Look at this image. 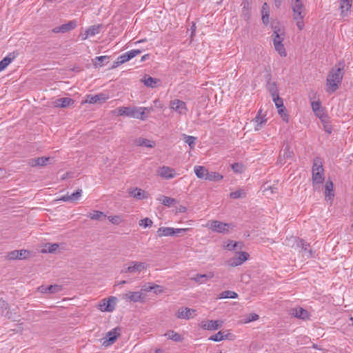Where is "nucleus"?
Here are the masks:
<instances>
[{"label":"nucleus","instance_id":"f257e3e1","mask_svg":"<svg viewBox=\"0 0 353 353\" xmlns=\"http://www.w3.org/2000/svg\"><path fill=\"white\" fill-rule=\"evenodd\" d=\"M291 8L293 12V19L296 21L299 30L304 28L303 19L306 14L303 0H291Z\"/></svg>","mask_w":353,"mask_h":353},{"label":"nucleus","instance_id":"f03ea898","mask_svg":"<svg viewBox=\"0 0 353 353\" xmlns=\"http://www.w3.org/2000/svg\"><path fill=\"white\" fill-rule=\"evenodd\" d=\"M343 77V68H333L327 77V91L333 92L336 90L341 84Z\"/></svg>","mask_w":353,"mask_h":353},{"label":"nucleus","instance_id":"7ed1b4c3","mask_svg":"<svg viewBox=\"0 0 353 353\" xmlns=\"http://www.w3.org/2000/svg\"><path fill=\"white\" fill-rule=\"evenodd\" d=\"M324 181V169L321 159L318 157L314 159L312 166V184L314 188Z\"/></svg>","mask_w":353,"mask_h":353},{"label":"nucleus","instance_id":"20e7f679","mask_svg":"<svg viewBox=\"0 0 353 353\" xmlns=\"http://www.w3.org/2000/svg\"><path fill=\"white\" fill-rule=\"evenodd\" d=\"M212 232L225 234L229 232L230 229L232 228V225L230 223H223L219 221L210 220L205 225Z\"/></svg>","mask_w":353,"mask_h":353},{"label":"nucleus","instance_id":"39448f33","mask_svg":"<svg viewBox=\"0 0 353 353\" xmlns=\"http://www.w3.org/2000/svg\"><path fill=\"white\" fill-rule=\"evenodd\" d=\"M273 37V43L275 50L279 52L281 57L286 56V52L283 45L284 39V33L280 30H274L272 36Z\"/></svg>","mask_w":353,"mask_h":353},{"label":"nucleus","instance_id":"423d86ee","mask_svg":"<svg viewBox=\"0 0 353 353\" xmlns=\"http://www.w3.org/2000/svg\"><path fill=\"white\" fill-rule=\"evenodd\" d=\"M117 299L115 296H110L108 299H103L99 305V308L101 312H111L114 310Z\"/></svg>","mask_w":353,"mask_h":353},{"label":"nucleus","instance_id":"0eeeda50","mask_svg":"<svg viewBox=\"0 0 353 353\" xmlns=\"http://www.w3.org/2000/svg\"><path fill=\"white\" fill-rule=\"evenodd\" d=\"M249 254L245 252H236L234 257L227 261V263L231 267L239 266L245 262Z\"/></svg>","mask_w":353,"mask_h":353},{"label":"nucleus","instance_id":"6e6552de","mask_svg":"<svg viewBox=\"0 0 353 353\" xmlns=\"http://www.w3.org/2000/svg\"><path fill=\"white\" fill-rule=\"evenodd\" d=\"M146 268H147V265L145 263L138 262V261H131L130 263V265L127 268L123 269L121 270V272H123V273L140 272L142 270L146 269Z\"/></svg>","mask_w":353,"mask_h":353},{"label":"nucleus","instance_id":"1a4fd4ad","mask_svg":"<svg viewBox=\"0 0 353 353\" xmlns=\"http://www.w3.org/2000/svg\"><path fill=\"white\" fill-rule=\"evenodd\" d=\"M108 98V95L104 93H99L95 95L89 94L86 96V98L83 103H89L92 104L101 103L105 102Z\"/></svg>","mask_w":353,"mask_h":353},{"label":"nucleus","instance_id":"9d476101","mask_svg":"<svg viewBox=\"0 0 353 353\" xmlns=\"http://www.w3.org/2000/svg\"><path fill=\"white\" fill-rule=\"evenodd\" d=\"M120 328L116 327L106 334L105 339L103 342V345L108 346L113 344L117 340V337L120 335Z\"/></svg>","mask_w":353,"mask_h":353},{"label":"nucleus","instance_id":"9b49d317","mask_svg":"<svg viewBox=\"0 0 353 353\" xmlns=\"http://www.w3.org/2000/svg\"><path fill=\"white\" fill-rule=\"evenodd\" d=\"M121 298L126 301L134 303L142 301L144 299L141 292H128L127 293L123 294Z\"/></svg>","mask_w":353,"mask_h":353},{"label":"nucleus","instance_id":"f8f14e48","mask_svg":"<svg viewBox=\"0 0 353 353\" xmlns=\"http://www.w3.org/2000/svg\"><path fill=\"white\" fill-rule=\"evenodd\" d=\"M222 321L208 320L201 323V327L208 330H216L222 326Z\"/></svg>","mask_w":353,"mask_h":353},{"label":"nucleus","instance_id":"ddd939ff","mask_svg":"<svg viewBox=\"0 0 353 353\" xmlns=\"http://www.w3.org/2000/svg\"><path fill=\"white\" fill-rule=\"evenodd\" d=\"M133 143L136 146H140L147 148H153L156 145L155 141L143 137H137L133 140Z\"/></svg>","mask_w":353,"mask_h":353},{"label":"nucleus","instance_id":"4468645a","mask_svg":"<svg viewBox=\"0 0 353 353\" xmlns=\"http://www.w3.org/2000/svg\"><path fill=\"white\" fill-rule=\"evenodd\" d=\"M76 27L77 22L75 21H70L67 23L54 28L52 32L54 33H65L74 29Z\"/></svg>","mask_w":353,"mask_h":353},{"label":"nucleus","instance_id":"2eb2a0df","mask_svg":"<svg viewBox=\"0 0 353 353\" xmlns=\"http://www.w3.org/2000/svg\"><path fill=\"white\" fill-rule=\"evenodd\" d=\"M315 115L320 119L323 124L324 130L328 134L332 133V126L329 123V119L326 112H314Z\"/></svg>","mask_w":353,"mask_h":353},{"label":"nucleus","instance_id":"dca6fc26","mask_svg":"<svg viewBox=\"0 0 353 353\" xmlns=\"http://www.w3.org/2000/svg\"><path fill=\"white\" fill-rule=\"evenodd\" d=\"M74 103V100L69 97L59 98L53 101L54 106L60 108L71 107Z\"/></svg>","mask_w":353,"mask_h":353},{"label":"nucleus","instance_id":"f3484780","mask_svg":"<svg viewBox=\"0 0 353 353\" xmlns=\"http://www.w3.org/2000/svg\"><path fill=\"white\" fill-rule=\"evenodd\" d=\"M158 174L165 179H170L175 176V170L168 166H163L158 170Z\"/></svg>","mask_w":353,"mask_h":353},{"label":"nucleus","instance_id":"a211bd4d","mask_svg":"<svg viewBox=\"0 0 353 353\" xmlns=\"http://www.w3.org/2000/svg\"><path fill=\"white\" fill-rule=\"evenodd\" d=\"M195 312L194 309L181 307L179 309L176 316L179 319H192L195 315Z\"/></svg>","mask_w":353,"mask_h":353},{"label":"nucleus","instance_id":"6ab92c4d","mask_svg":"<svg viewBox=\"0 0 353 353\" xmlns=\"http://www.w3.org/2000/svg\"><path fill=\"white\" fill-rule=\"evenodd\" d=\"M120 116H126L129 118H136L145 120L148 117L150 112H120Z\"/></svg>","mask_w":353,"mask_h":353},{"label":"nucleus","instance_id":"aec40b11","mask_svg":"<svg viewBox=\"0 0 353 353\" xmlns=\"http://www.w3.org/2000/svg\"><path fill=\"white\" fill-rule=\"evenodd\" d=\"M50 157H38L36 159H30L28 163L31 167L45 166L49 164Z\"/></svg>","mask_w":353,"mask_h":353},{"label":"nucleus","instance_id":"412c9836","mask_svg":"<svg viewBox=\"0 0 353 353\" xmlns=\"http://www.w3.org/2000/svg\"><path fill=\"white\" fill-rule=\"evenodd\" d=\"M339 2L341 16L343 17H347L352 7V0H339Z\"/></svg>","mask_w":353,"mask_h":353},{"label":"nucleus","instance_id":"4be33fe9","mask_svg":"<svg viewBox=\"0 0 353 353\" xmlns=\"http://www.w3.org/2000/svg\"><path fill=\"white\" fill-rule=\"evenodd\" d=\"M265 116V114L263 113V112H258V114L252 121L255 123L256 130H259L266 123Z\"/></svg>","mask_w":353,"mask_h":353},{"label":"nucleus","instance_id":"5701e85b","mask_svg":"<svg viewBox=\"0 0 353 353\" xmlns=\"http://www.w3.org/2000/svg\"><path fill=\"white\" fill-rule=\"evenodd\" d=\"M291 314L294 317L305 320L309 316L308 312L306 310L302 307L293 308L291 310Z\"/></svg>","mask_w":353,"mask_h":353},{"label":"nucleus","instance_id":"b1692460","mask_svg":"<svg viewBox=\"0 0 353 353\" xmlns=\"http://www.w3.org/2000/svg\"><path fill=\"white\" fill-rule=\"evenodd\" d=\"M170 106L172 110H181L187 109L185 103L177 99L171 101Z\"/></svg>","mask_w":353,"mask_h":353},{"label":"nucleus","instance_id":"393cba45","mask_svg":"<svg viewBox=\"0 0 353 353\" xmlns=\"http://www.w3.org/2000/svg\"><path fill=\"white\" fill-rule=\"evenodd\" d=\"M333 183L331 181H327L325 185V197L326 200L332 199L334 194Z\"/></svg>","mask_w":353,"mask_h":353},{"label":"nucleus","instance_id":"a878e982","mask_svg":"<svg viewBox=\"0 0 353 353\" xmlns=\"http://www.w3.org/2000/svg\"><path fill=\"white\" fill-rule=\"evenodd\" d=\"M101 25H94L90 26L85 33V36L83 37V39H86L89 36H94L100 32Z\"/></svg>","mask_w":353,"mask_h":353},{"label":"nucleus","instance_id":"bb28decb","mask_svg":"<svg viewBox=\"0 0 353 353\" xmlns=\"http://www.w3.org/2000/svg\"><path fill=\"white\" fill-rule=\"evenodd\" d=\"M214 276L213 272H209L208 274H196L194 277L192 278V280H194L195 282L199 283H205L208 279H212Z\"/></svg>","mask_w":353,"mask_h":353},{"label":"nucleus","instance_id":"cd10ccee","mask_svg":"<svg viewBox=\"0 0 353 353\" xmlns=\"http://www.w3.org/2000/svg\"><path fill=\"white\" fill-rule=\"evenodd\" d=\"M128 193L130 196H133L134 198L137 199H142L143 198H145V191L142 190L140 188H136L134 189L130 188L128 190Z\"/></svg>","mask_w":353,"mask_h":353},{"label":"nucleus","instance_id":"c85d7f7f","mask_svg":"<svg viewBox=\"0 0 353 353\" xmlns=\"http://www.w3.org/2000/svg\"><path fill=\"white\" fill-rule=\"evenodd\" d=\"M157 234L159 237L174 236V228L161 227L157 230Z\"/></svg>","mask_w":353,"mask_h":353},{"label":"nucleus","instance_id":"c756f323","mask_svg":"<svg viewBox=\"0 0 353 353\" xmlns=\"http://www.w3.org/2000/svg\"><path fill=\"white\" fill-rule=\"evenodd\" d=\"M15 58L14 53H10L0 61V72L3 70Z\"/></svg>","mask_w":353,"mask_h":353},{"label":"nucleus","instance_id":"7c9ffc66","mask_svg":"<svg viewBox=\"0 0 353 353\" xmlns=\"http://www.w3.org/2000/svg\"><path fill=\"white\" fill-rule=\"evenodd\" d=\"M194 170L198 178L205 179L208 171L205 168L197 165L194 167Z\"/></svg>","mask_w":353,"mask_h":353},{"label":"nucleus","instance_id":"2f4dec72","mask_svg":"<svg viewBox=\"0 0 353 353\" xmlns=\"http://www.w3.org/2000/svg\"><path fill=\"white\" fill-rule=\"evenodd\" d=\"M165 336L168 337V339L172 340L176 342L182 341L183 337L181 334L177 332H175L173 330H169L165 334Z\"/></svg>","mask_w":353,"mask_h":353},{"label":"nucleus","instance_id":"473e14b6","mask_svg":"<svg viewBox=\"0 0 353 353\" xmlns=\"http://www.w3.org/2000/svg\"><path fill=\"white\" fill-rule=\"evenodd\" d=\"M144 85L150 88H155L157 83L159 81V79L152 78L151 77H145L144 79L141 80Z\"/></svg>","mask_w":353,"mask_h":353},{"label":"nucleus","instance_id":"72a5a7b5","mask_svg":"<svg viewBox=\"0 0 353 353\" xmlns=\"http://www.w3.org/2000/svg\"><path fill=\"white\" fill-rule=\"evenodd\" d=\"M300 247L303 252V256H305L307 259L312 256V250L309 249L310 245L307 243L301 241Z\"/></svg>","mask_w":353,"mask_h":353},{"label":"nucleus","instance_id":"f704fd0d","mask_svg":"<svg viewBox=\"0 0 353 353\" xmlns=\"http://www.w3.org/2000/svg\"><path fill=\"white\" fill-rule=\"evenodd\" d=\"M159 201L161 202V203L165 206L170 207L176 203V201L175 199L168 197L166 196H162L159 199Z\"/></svg>","mask_w":353,"mask_h":353},{"label":"nucleus","instance_id":"c9c22d12","mask_svg":"<svg viewBox=\"0 0 353 353\" xmlns=\"http://www.w3.org/2000/svg\"><path fill=\"white\" fill-rule=\"evenodd\" d=\"M223 179V176L218 172H209L208 171V174L206 176L205 180H208L210 181H219Z\"/></svg>","mask_w":353,"mask_h":353},{"label":"nucleus","instance_id":"e433bc0d","mask_svg":"<svg viewBox=\"0 0 353 353\" xmlns=\"http://www.w3.org/2000/svg\"><path fill=\"white\" fill-rule=\"evenodd\" d=\"M183 138L184 141L187 144H188V145L190 146V149H193L195 147L196 137H194L193 136H189V135L183 134Z\"/></svg>","mask_w":353,"mask_h":353},{"label":"nucleus","instance_id":"4c0bfd02","mask_svg":"<svg viewBox=\"0 0 353 353\" xmlns=\"http://www.w3.org/2000/svg\"><path fill=\"white\" fill-rule=\"evenodd\" d=\"M237 296L238 294L235 292L230 290L223 291L219 295V299H236Z\"/></svg>","mask_w":353,"mask_h":353},{"label":"nucleus","instance_id":"58836bf2","mask_svg":"<svg viewBox=\"0 0 353 353\" xmlns=\"http://www.w3.org/2000/svg\"><path fill=\"white\" fill-rule=\"evenodd\" d=\"M225 339H228V334H224L223 332L219 331L216 334L211 336L209 338V340L217 342L224 340Z\"/></svg>","mask_w":353,"mask_h":353},{"label":"nucleus","instance_id":"ea45409f","mask_svg":"<svg viewBox=\"0 0 353 353\" xmlns=\"http://www.w3.org/2000/svg\"><path fill=\"white\" fill-rule=\"evenodd\" d=\"M293 155V152L290 150V148L288 145H286L285 148L283 149V154H280L279 159L281 160L283 157L284 159H291Z\"/></svg>","mask_w":353,"mask_h":353},{"label":"nucleus","instance_id":"a19ab883","mask_svg":"<svg viewBox=\"0 0 353 353\" xmlns=\"http://www.w3.org/2000/svg\"><path fill=\"white\" fill-rule=\"evenodd\" d=\"M267 88L271 94L272 97L278 94V89L275 82L268 81L267 83Z\"/></svg>","mask_w":353,"mask_h":353},{"label":"nucleus","instance_id":"79ce46f5","mask_svg":"<svg viewBox=\"0 0 353 353\" xmlns=\"http://www.w3.org/2000/svg\"><path fill=\"white\" fill-rule=\"evenodd\" d=\"M246 192L244 190L239 189L236 191L232 192L230 194V196L232 199H239V198H244L245 196Z\"/></svg>","mask_w":353,"mask_h":353},{"label":"nucleus","instance_id":"37998d69","mask_svg":"<svg viewBox=\"0 0 353 353\" xmlns=\"http://www.w3.org/2000/svg\"><path fill=\"white\" fill-rule=\"evenodd\" d=\"M156 288H161V286L159 285H152L151 283H147L143 285L141 290L148 292Z\"/></svg>","mask_w":353,"mask_h":353},{"label":"nucleus","instance_id":"c03bdc74","mask_svg":"<svg viewBox=\"0 0 353 353\" xmlns=\"http://www.w3.org/2000/svg\"><path fill=\"white\" fill-rule=\"evenodd\" d=\"M102 216L105 217V215H104L103 213L100 211H94L92 213H90L88 215V217L93 220H99Z\"/></svg>","mask_w":353,"mask_h":353},{"label":"nucleus","instance_id":"a18cd8bd","mask_svg":"<svg viewBox=\"0 0 353 353\" xmlns=\"http://www.w3.org/2000/svg\"><path fill=\"white\" fill-rule=\"evenodd\" d=\"M47 289L49 293L54 294L59 292L62 290V288L61 285H50L49 286H47Z\"/></svg>","mask_w":353,"mask_h":353},{"label":"nucleus","instance_id":"49530a36","mask_svg":"<svg viewBox=\"0 0 353 353\" xmlns=\"http://www.w3.org/2000/svg\"><path fill=\"white\" fill-rule=\"evenodd\" d=\"M231 168L236 173H241L243 171V165L239 163H234L232 164Z\"/></svg>","mask_w":353,"mask_h":353},{"label":"nucleus","instance_id":"de8ad7c7","mask_svg":"<svg viewBox=\"0 0 353 353\" xmlns=\"http://www.w3.org/2000/svg\"><path fill=\"white\" fill-rule=\"evenodd\" d=\"M272 98L277 108L283 107V99L281 97H279V94L272 97Z\"/></svg>","mask_w":353,"mask_h":353},{"label":"nucleus","instance_id":"09e8293b","mask_svg":"<svg viewBox=\"0 0 353 353\" xmlns=\"http://www.w3.org/2000/svg\"><path fill=\"white\" fill-rule=\"evenodd\" d=\"M141 53V50H132L130 51L125 52V54L129 61V60L132 59V58H134L135 56H137Z\"/></svg>","mask_w":353,"mask_h":353},{"label":"nucleus","instance_id":"8fccbe9b","mask_svg":"<svg viewBox=\"0 0 353 353\" xmlns=\"http://www.w3.org/2000/svg\"><path fill=\"white\" fill-rule=\"evenodd\" d=\"M139 224L140 226H143L144 228L151 227L152 225V221L149 218H145L140 220Z\"/></svg>","mask_w":353,"mask_h":353},{"label":"nucleus","instance_id":"3c124183","mask_svg":"<svg viewBox=\"0 0 353 353\" xmlns=\"http://www.w3.org/2000/svg\"><path fill=\"white\" fill-rule=\"evenodd\" d=\"M239 244V243H238V242L230 241L228 243V244L225 245V249H227L228 250H230V251L235 250L236 248L238 247Z\"/></svg>","mask_w":353,"mask_h":353},{"label":"nucleus","instance_id":"603ef678","mask_svg":"<svg viewBox=\"0 0 353 353\" xmlns=\"http://www.w3.org/2000/svg\"><path fill=\"white\" fill-rule=\"evenodd\" d=\"M18 258H20L19 256L18 250L12 251L7 255V259L8 260L18 259Z\"/></svg>","mask_w":353,"mask_h":353},{"label":"nucleus","instance_id":"864d4df0","mask_svg":"<svg viewBox=\"0 0 353 353\" xmlns=\"http://www.w3.org/2000/svg\"><path fill=\"white\" fill-rule=\"evenodd\" d=\"M81 194H82V190H80V189L77 190L75 192L72 193L70 195L71 200L72 201H77V200H78L81 197Z\"/></svg>","mask_w":353,"mask_h":353},{"label":"nucleus","instance_id":"5fc2aeb1","mask_svg":"<svg viewBox=\"0 0 353 353\" xmlns=\"http://www.w3.org/2000/svg\"><path fill=\"white\" fill-rule=\"evenodd\" d=\"M270 191V193L271 194H274V193H276L277 192V190H278V188L275 186H271V185H267V186H265V188L263 190V192L265 193V194H268V191Z\"/></svg>","mask_w":353,"mask_h":353},{"label":"nucleus","instance_id":"6e6d98bb","mask_svg":"<svg viewBox=\"0 0 353 353\" xmlns=\"http://www.w3.org/2000/svg\"><path fill=\"white\" fill-rule=\"evenodd\" d=\"M19 256L20 258H18V259H24L28 258L30 252L28 250H18Z\"/></svg>","mask_w":353,"mask_h":353},{"label":"nucleus","instance_id":"4d7b16f0","mask_svg":"<svg viewBox=\"0 0 353 353\" xmlns=\"http://www.w3.org/2000/svg\"><path fill=\"white\" fill-rule=\"evenodd\" d=\"M109 59V57L108 56H100V57H96V60L97 61V62L95 63V65L96 66H101L102 65V62L105 61V60H108Z\"/></svg>","mask_w":353,"mask_h":353},{"label":"nucleus","instance_id":"13d9d810","mask_svg":"<svg viewBox=\"0 0 353 353\" xmlns=\"http://www.w3.org/2000/svg\"><path fill=\"white\" fill-rule=\"evenodd\" d=\"M46 248L48 252L52 253L59 248V245L57 243L48 244Z\"/></svg>","mask_w":353,"mask_h":353},{"label":"nucleus","instance_id":"bf43d9fd","mask_svg":"<svg viewBox=\"0 0 353 353\" xmlns=\"http://www.w3.org/2000/svg\"><path fill=\"white\" fill-rule=\"evenodd\" d=\"M258 319H259V315L258 314H256L255 313H252V314H250L248 316V319H247V321L245 322H247V323L252 322V321H256Z\"/></svg>","mask_w":353,"mask_h":353},{"label":"nucleus","instance_id":"052dcab7","mask_svg":"<svg viewBox=\"0 0 353 353\" xmlns=\"http://www.w3.org/2000/svg\"><path fill=\"white\" fill-rule=\"evenodd\" d=\"M108 219L114 224H119L121 222V218L119 216H109Z\"/></svg>","mask_w":353,"mask_h":353},{"label":"nucleus","instance_id":"680f3d73","mask_svg":"<svg viewBox=\"0 0 353 353\" xmlns=\"http://www.w3.org/2000/svg\"><path fill=\"white\" fill-rule=\"evenodd\" d=\"M118 63H121V64L128 61V59L126 57V54L125 53L121 54V56H119L118 58Z\"/></svg>","mask_w":353,"mask_h":353},{"label":"nucleus","instance_id":"e2e57ef3","mask_svg":"<svg viewBox=\"0 0 353 353\" xmlns=\"http://www.w3.org/2000/svg\"><path fill=\"white\" fill-rule=\"evenodd\" d=\"M262 21L265 24H268L269 23V14L267 10L265 13H262Z\"/></svg>","mask_w":353,"mask_h":353},{"label":"nucleus","instance_id":"0e129e2a","mask_svg":"<svg viewBox=\"0 0 353 353\" xmlns=\"http://www.w3.org/2000/svg\"><path fill=\"white\" fill-rule=\"evenodd\" d=\"M311 105L312 110H319L321 103L319 101H312Z\"/></svg>","mask_w":353,"mask_h":353},{"label":"nucleus","instance_id":"69168bd1","mask_svg":"<svg viewBox=\"0 0 353 353\" xmlns=\"http://www.w3.org/2000/svg\"><path fill=\"white\" fill-rule=\"evenodd\" d=\"M189 230L188 228L174 229V235H180Z\"/></svg>","mask_w":353,"mask_h":353},{"label":"nucleus","instance_id":"338daca9","mask_svg":"<svg viewBox=\"0 0 353 353\" xmlns=\"http://www.w3.org/2000/svg\"><path fill=\"white\" fill-rule=\"evenodd\" d=\"M287 113L288 112H278V114L280 115L282 119L285 121H288V114Z\"/></svg>","mask_w":353,"mask_h":353},{"label":"nucleus","instance_id":"774afa93","mask_svg":"<svg viewBox=\"0 0 353 353\" xmlns=\"http://www.w3.org/2000/svg\"><path fill=\"white\" fill-rule=\"evenodd\" d=\"M152 108L161 109L163 108V104L159 100L157 99L154 101V106Z\"/></svg>","mask_w":353,"mask_h":353}]
</instances>
